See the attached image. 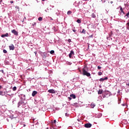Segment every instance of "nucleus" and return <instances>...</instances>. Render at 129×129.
I'll return each mask as SVG.
<instances>
[{"label": "nucleus", "mask_w": 129, "mask_h": 129, "mask_svg": "<svg viewBox=\"0 0 129 129\" xmlns=\"http://www.w3.org/2000/svg\"><path fill=\"white\" fill-rule=\"evenodd\" d=\"M103 91L102 90H100L98 92V94H102Z\"/></svg>", "instance_id": "16"}, {"label": "nucleus", "mask_w": 129, "mask_h": 129, "mask_svg": "<svg viewBox=\"0 0 129 129\" xmlns=\"http://www.w3.org/2000/svg\"><path fill=\"white\" fill-rule=\"evenodd\" d=\"M82 71H83V75L87 76V77H89V76H90V73L88 72V68H87V67L85 66L83 68Z\"/></svg>", "instance_id": "1"}, {"label": "nucleus", "mask_w": 129, "mask_h": 129, "mask_svg": "<svg viewBox=\"0 0 129 129\" xmlns=\"http://www.w3.org/2000/svg\"><path fill=\"white\" fill-rule=\"evenodd\" d=\"M10 3H11V4H14V1H10Z\"/></svg>", "instance_id": "33"}, {"label": "nucleus", "mask_w": 129, "mask_h": 129, "mask_svg": "<svg viewBox=\"0 0 129 129\" xmlns=\"http://www.w3.org/2000/svg\"><path fill=\"white\" fill-rule=\"evenodd\" d=\"M12 33L14 34L15 36H18L19 35V33H18L15 29H13L11 31Z\"/></svg>", "instance_id": "3"}, {"label": "nucleus", "mask_w": 129, "mask_h": 129, "mask_svg": "<svg viewBox=\"0 0 129 129\" xmlns=\"http://www.w3.org/2000/svg\"><path fill=\"white\" fill-rule=\"evenodd\" d=\"M98 75H99V76H100L102 75V73H101V72H99L98 73Z\"/></svg>", "instance_id": "26"}, {"label": "nucleus", "mask_w": 129, "mask_h": 129, "mask_svg": "<svg viewBox=\"0 0 129 129\" xmlns=\"http://www.w3.org/2000/svg\"><path fill=\"white\" fill-rule=\"evenodd\" d=\"M85 127H87V128H89V127H91L92 126V124L90 123H86L84 125Z\"/></svg>", "instance_id": "2"}, {"label": "nucleus", "mask_w": 129, "mask_h": 129, "mask_svg": "<svg viewBox=\"0 0 129 129\" xmlns=\"http://www.w3.org/2000/svg\"><path fill=\"white\" fill-rule=\"evenodd\" d=\"M55 53V51L54 50H51L50 51V54H54Z\"/></svg>", "instance_id": "25"}, {"label": "nucleus", "mask_w": 129, "mask_h": 129, "mask_svg": "<svg viewBox=\"0 0 129 129\" xmlns=\"http://www.w3.org/2000/svg\"><path fill=\"white\" fill-rule=\"evenodd\" d=\"M69 99H70V100H71V99H72V98H71V97H69Z\"/></svg>", "instance_id": "38"}, {"label": "nucleus", "mask_w": 129, "mask_h": 129, "mask_svg": "<svg viewBox=\"0 0 129 129\" xmlns=\"http://www.w3.org/2000/svg\"><path fill=\"white\" fill-rule=\"evenodd\" d=\"M8 95H9V96H11V94H8Z\"/></svg>", "instance_id": "46"}, {"label": "nucleus", "mask_w": 129, "mask_h": 129, "mask_svg": "<svg viewBox=\"0 0 129 129\" xmlns=\"http://www.w3.org/2000/svg\"><path fill=\"white\" fill-rule=\"evenodd\" d=\"M0 95H2V96H4V92L0 91Z\"/></svg>", "instance_id": "23"}, {"label": "nucleus", "mask_w": 129, "mask_h": 129, "mask_svg": "<svg viewBox=\"0 0 129 129\" xmlns=\"http://www.w3.org/2000/svg\"><path fill=\"white\" fill-rule=\"evenodd\" d=\"M48 92H49V93H53V94L56 93V92L53 89L48 90Z\"/></svg>", "instance_id": "4"}, {"label": "nucleus", "mask_w": 129, "mask_h": 129, "mask_svg": "<svg viewBox=\"0 0 129 129\" xmlns=\"http://www.w3.org/2000/svg\"><path fill=\"white\" fill-rule=\"evenodd\" d=\"M2 89V86H0V89Z\"/></svg>", "instance_id": "44"}, {"label": "nucleus", "mask_w": 129, "mask_h": 129, "mask_svg": "<svg viewBox=\"0 0 129 129\" xmlns=\"http://www.w3.org/2000/svg\"><path fill=\"white\" fill-rule=\"evenodd\" d=\"M72 55H74V51L73 50H72L69 54V56L70 58L72 57Z\"/></svg>", "instance_id": "9"}, {"label": "nucleus", "mask_w": 129, "mask_h": 129, "mask_svg": "<svg viewBox=\"0 0 129 129\" xmlns=\"http://www.w3.org/2000/svg\"><path fill=\"white\" fill-rule=\"evenodd\" d=\"M37 93H38V92L36 91H34L32 92V96H33V97H34V96H35L36 94H37Z\"/></svg>", "instance_id": "7"}, {"label": "nucleus", "mask_w": 129, "mask_h": 129, "mask_svg": "<svg viewBox=\"0 0 129 129\" xmlns=\"http://www.w3.org/2000/svg\"><path fill=\"white\" fill-rule=\"evenodd\" d=\"M67 14L68 15H71L72 14V12H71V11H69Z\"/></svg>", "instance_id": "18"}, {"label": "nucleus", "mask_w": 129, "mask_h": 129, "mask_svg": "<svg viewBox=\"0 0 129 129\" xmlns=\"http://www.w3.org/2000/svg\"><path fill=\"white\" fill-rule=\"evenodd\" d=\"M1 37L2 38H5V37H9V33H7L5 34H2Z\"/></svg>", "instance_id": "8"}, {"label": "nucleus", "mask_w": 129, "mask_h": 129, "mask_svg": "<svg viewBox=\"0 0 129 129\" xmlns=\"http://www.w3.org/2000/svg\"><path fill=\"white\" fill-rule=\"evenodd\" d=\"M77 120H78L79 121H80L79 119H77Z\"/></svg>", "instance_id": "47"}, {"label": "nucleus", "mask_w": 129, "mask_h": 129, "mask_svg": "<svg viewBox=\"0 0 129 129\" xmlns=\"http://www.w3.org/2000/svg\"><path fill=\"white\" fill-rule=\"evenodd\" d=\"M97 68H98V69H101V67H100L99 66H98Z\"/></svg>", "instance_id": "32"}, {"label": "nucleus", "mask_w": 129, "mask_h": 129, "mask_svg": "<svg viewBox=\"0 0 129 129\" xmlns=\"http://www.w3.org/2000/svg\"><path fill=\"white\" fill-rule=\"evenodd\" d=\"M89 43H88V49H89Z\"/></svg>", "instance_id": "34"}, {"label": "nucleus", "mask_w": 129, "mask_h": 129, "mask_svg": "<svg viewBox=\"0 0 129 129\" xmlns=\"http://www.w3.org/2000/svg\"><path fill=\"white\" fill-rule=\"evenodd\" d=\"M1 72H2V73H4V70H2Z\"/></svg>", "instance_id": "40"}, {"label": "nucleus", "mask_w": 129, "mask_h": 129, "mask_svg": "<svg viewBox=\"0 0 129 129\" xmlns=\"http://www.w3.org/2000/svg\"><path fill=\"white\" fill-rule=\"evenodd\" d=\"M16 9H17V10H18V11H19V10H20V7H19V6H16Z\"/></svg>", "instance_id": "29"}, {"label": "nucleus", "mask_w": 129, "mask_h": 129, "mask_svg": "<svg viewBox=\"0 0 129 129\" xmlns=\"http://www.w3.org/2000/svg\"><path fill=\"white\" fill-rule=\"evenodd\" d=\"M110 4H113V2L111 1V2H110Z\"/></svg>", "instance_id": "37"}, {"label": "nucleus", "mask_w": 129, "mask_h": 129, "mask_svg": "<svg viewBox=\"0 0 129 129\" xmlns=\"http://www.w3.org/2000/svg\"><path fill=\"white\" fill-rule=\"evenodd\" d=\"M46 57H47V54H46L45 52H44L42 54V58H44V59H46Z\"/></svg>", "instance_id": "11"}, {"label": "nucleus", "mask_w": 129, "mask_h": 129, "mask_svg": "<svg viewBox=\"0 0 129 129\" xmlns=\"http://www.w3.org/2000/svg\"><path fill=\"white\" fill-rule=\"evenodd\" d=\"M38 21H40V22H41V21H43V18L42 17L38 18Z\"/></svg>", "instance_id": "17"}, {"label": "nucleus", "mask_w": 129, "mask_h": 129, "mask_svg": "<svg viewBox=\"0 0 129 129\" xmlns=\"http://www.w3.org/2000/svg\"><path fill=\"white\" fill-rule=\"evenodd\" d=\"M95 104H94V103H92L91 104V107L92 108H94V107L95 106Z\"/></svg>", "instance_id": "15"}, {"label": "nucleus", "mask_w": 129, "mask_h": 129, "mask_svg": "<svg viewBox=\"0 0 129 129\" xmlns=\"http://www.w3.org/2000/svg\"><path fill=\"white\" fill-rule=\"evenodd\" d=\"M71 97H72V98H73V99H75V98H76V96H75V95L72 94L70 95Z\"/></svg>", "instance_id": "14"}, {"label": "nucleus", "mask_w": 129, "mask_h": 129, "mask_svg": "<svg viewBox=\"0 0 129 129\" xmlns=\"http://www.w3.org/2000/svg\"><path fill=\"white\" fill-rule=\"evenodd\" d=\"M109 37H111L112 36V31H111L110 34H109Z\"/></svg>", "instance_id": "27"}, {"label": "nucleus", "mask_w": 129, "mask_h": 129, "mask_svg": "<svg viewBox=\"0 0 129 129\" xmlns=\"http://www.w3.org/2000/svg\"><path fill=\"white\" fill-rule=\"evenodd\" d=\"M25 104V102H24V100L22 99L20 102L18 103V106H20L21 104Z\"/></svg>", "instance_id": "5"}, {"label": "nucleus", "mask_w": 129, "mask_h": 129, "mask_svg": "<svg viewBox=\"0 0 129 129\" xmlns=\"http://www.w3.org/2000/svg\"><path fill=\"white\" fill-rule=\"evenodd\" d=\"M92 18H96V16L95 14H94V13H93L91 15Z\"/></svg>", "instance_id": "19"}, {"label": "nucleus", "mask_w": 129, "mask_h": 129, "mask_svg": "<svg viewBox=\"0 0 129 129\" xmlns=\"http://www.w3.org/2000/svg\"><path fill=\"white\" fill-rule=\"evenodd\" d=\"M73 32H74V33H75V32H76V30H73Z\"/></svg>", "instance_id": "36"}, {"label": "nucleus", "mask_w": 129, "mask_h": 129, "mask_svg": "<svg viewBox=\"0 0 129 129\" xmlns=\"http://www.w3.org/2000/svg\"><path fill=\"white\" fill-rule=\"evenodd\" d=\"M127 86H129V84H126Z\"/></svg>", "instance_id": "41"}, {"label": "nucleus", "mask_w": 129, "mask_h": 129, "mask_svg": "<svg viewBox=\"0 0 129 129\" xmlns=\"http://www.w3.org/2000/svg\"><path fill=\"white\" fill-rule=\"evenodd\" d=\"M3 53H4L5 54H7V53H8V51H7V50L4 49Z\"/></svg>", "instance_id": "22"}, {"label": "nucleus", "mask_w": 129, "mask_h": 129, "mask_svg": "<svg viewBox=\"0 0 129 129\" xmlns=\"http://www.w3.org/2000/svg\"><path fill=\"white\" fill-rule=\"evenodd\" d=\"M26 125H24V126H25Z\"/></svg>", "instance_id": "48"}, {"label": "nucleus", "mask_w": 129, "mask_h": 129, "mask_svg": "<svg viewBox=\"0 0 129 129\" xmlns=\"http://www.w3.org/2000/svg\"><path fill=\"white\" fill-rule=\"evenodd\" d=\"M82 33H83L84 34H86V30L83 29Z\"/></svg>", "instance_id": "24"}, {"label": "nucleus", "mask_w": 129, "mask_h": 129, "mask_svg": "<svg viewBox=\"0 0 129 129\" xmlns=\"http://www.w3.org/2000/svg\"><path fill=\"white\" fill-rule=\"evenodd\" d=\"M10 50H15V46L13 45V44H12L11 45L9 46Z\"/></svg>", "instance_id": "6"}, {"label": "nucleus", "mask_w": 129, "mask_h": 129, "mask_svg": "<svg viewBox=\"0 0 129 129\" xmlns=\"http://www.w3.org/2000/svg\"><path fill=\"white\" fill-rule=\"evenodd\" d=\"M90 37H91V38H92L93 35H91V36H90Z\"/></svg>", "instance_id": "43"}, {"label": "nucleus", "mask_w": 129, "mask_h": 129, "mask_svg": "<svg viewBox=\"0 0 129 129\" xmlns=\"http://www.w3.org/2000/svg\"><path fill=\"white\" fill-rule=\"evenodd\" d=\"M107 79H108L107 77H105V78H101L100 79L99 81L102 82L103 81H104V80H107Z\"/></svg>", "instance_id": "10"}, {"label": "nucleus", "mask_w": 129, "mask_h": 129, "mask_svg": "<svg viewBox=\"0 0 129 129\" xmlns=\"http://www.w3.org/2000/svg\"><path fill=\"white\" fill-rule=\"evenodd\" d=\"M36 23L35 22H34L33 24H32V27H35V26H36Z\"/></svg>", "instance_id": "28"}, {"label": "nucleus", "mask_w": 129, "mask_h": 129, "mask_svg": "<svg viewBox=\"0 0 129 129\" xmlns=\"http://www.w3.org/2000/svg\"><path fill=\"white\" fill-rule=\"evenodd\" d=\"M120 8V11L121 12V13H122V14H123V15H124V12H123V10L122 9V7H121V6L119 7Z\"/></svg>", "instance_id": "13"}, {"label": "nucleus", "mask_w": 129, "mask_h": 129, "mask_svg": "<svg viewBox=\"0 0 129 129\" xmlns=\"http://www.w3.org/2000/svg\"><path fill=\"white\" fill-rule=\"evenodd\" d=\"M126 25H127L128 27H129V22H128Z\"/></svg>", "instance_id": "35"}, {"label": "nucleus", "mask_w": 129, "mask_h": 129, "mask_svg": "<svg viewBox=\"0 0 129 129\" xmlns=\"http://www.w3.org/2000/svg\"><path fill=\"white\" fill-rule=\"evenodd\" d=\"M42 2H45V1H46V0H42Z\"/></svg>", "instance_id": "45"}, {"label": "nucleus", "mask_w": 129, "mask_h": 129, "mask_svg": "<svg viewBox=\"0 0 129 129\" xmlns=\"http://www.w3.org/2000/svg\"><path fill=\"white\" fill-rule=\"evenodd\" d=\"M2 2H3V0L0 1V3H2Z\"/></svg>", "instance_id": "42"}, {"label": "nucleus", "mask_w": 129, "mask_h": 129, "mask_svg": "<svg viewBox=\"0 0 129 129\" xmlns=\"http://www.w3.org/2000/svg\"><path fill=\"white\" fill-rule=\"evenodd\" d=\"M68 42L69 43H71V39H68Z\"/></svg>", "instance_id": "30"}, {"label": "nucleus", "mask_w": 129, "mask_h": 129, "mask_svg": "<svg viewBox=\"0 0 129 129\" xmlns=\"http://www.w3.org/2000/svg\"><path fill=\"white\" fill-rule=\"evenodd\" d=\"M65 114H66V116H67V115H68V114H67V113H66Z\"/></svg>", "instance_id": "39"}, {"label": "nucleus", "mask_w": 129, "mask_h": 129, "mask_svg": "<svg viewBox=\"0 0 129 129\" xmlns=\"http://www.w3.org/2000/svg\"><path fill=\"white\" fill-rule=\"evenodd\" d=\"M13 91H16V90H17V87H14L13 88Z\"/></svg>", "instance_id": "20"}, {"label": "nucleus", "mask_w": 129, "mask_h": 129, "mask_svg": "<svg viewBox=\"0 0 129 129\" xmlns=\"http://www.w3.org/2000/svg\"><path fill=\"white\" fill-rule=\"evenodd\" d=\"M128 16H129V12H128V13L126 14L125 17H128Z\"/></svg>", "instance_id": "31"}, {"label": "nucleus", "mask_w": 129, "mask_h": 129, "mask_svg": "<svg viewBox=\"0 0 129 129\" xmlns=\"http://www.w3.org/2000/svg\"><path fill=\"white\" fill-rule=\"evenodd\" d=\"M56 120H54L52 122L51 124L52 126H54V125H56Z\"/></svg>", "instance_id": "12"}, {"label": "nucleus", "mask_w": 129, "mask_h": 129, "mask_svg": "<svg viewBox=\"0 0 129 129\" xmlns=\"http://www.w3.org/2000/svg\"><path fill=\"white\" fill-rule=\"evenodd\" d=\"M77 23H78V24L81 23V20H79V19H78V20H77Z\"/></svg>", "instance_id": "21"}]
</instances>
